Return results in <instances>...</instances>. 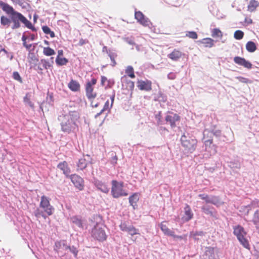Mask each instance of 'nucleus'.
Here are the masks:
<instances>
[{"instance_id":"nucleus-9","label":"nucleus","mask_w":259,"mask_h":259,"mask_svg":"<svg viewBox=\"0 0 259 259\" xmlns=\"http://www.w3.org/2000/svg\"><path fill=\"white\" fill-rule=\"evenodd\" d=\"M0 7H1L4 11H5L7 14L10 15L11 17L13 16L16 15L17 16V17H18L19 18L21 19V20L24 19V16L22 14L17 11H15L12 6H10L7 3L3 2L1 0Z\"/></svg>"},{"instance_id":"nucleus-24","label":"nucleus","mask_w":259,"mask_h":259,"mask_svg":"<svg viewBox=\"0 0 259 259\" xmlns=\"http://www.w3.org/2000/svg\"><path fill=\"white\" fill-rule=\"evenodd\" d=\"M184 210V220L185 221L188 222L193 218V213L192 212L190 206L188 204L186 205Z\"/></svg>"},{"instance_id":"nucleus-28","label":"nucleus","mask_w":259,"mask_h":259,"mask_svg":"<svg viewBox=\"0 0 259 259\" xmlns=\"http://www.w3.org/2000/svg\"><path fill=\"white\" fill-rule=\"evenodd\" d=\"M205 235L204 232L200 231H192L190 232V236L192 237L195 240H199V237H202Z\"/></svg>"},{"instance_id":"nucleus-8","label":"nucleus","mask_w":259,"mask_h":259,"mask_svg":"<svg viewBox=\"0 0 259 259\" xmlns=\"http://www.w3.org/2000/svg\"><path fill=\"white\" fill-rule=\"evenodd\" d=\"M12 20L13 22L14 23V25L12 26V29H16L20 27V24L19 22V21H21L22 23H23L25 26L27 27L29 29H31L33 31L35 30V27L32 25V23L28 21L24 16V19L21 20V19L19 18L17 16H13L11 17Z\"/></svg>"},{"instance_id":"nucleus-59","label":"nucleus","mask_w":259,"mask_h":259,"mask_svg":"<svg viewBox=\"0 0 259 259\" xmlns=\"http://www.w3.org/2000/svg\"><path fill=\"white\" fill-rule=\"evenodd\" d=\"M213 142L212 139H209L204 142L205 146H210L212 144Z\"/></svg>"},{"instance_id":"nucleus-27","label":"nucleus","mask_w":259,"mask_h":259,"mask_svg":"<svg viewBox=\"0 0 259 259\" xmlns=\"http://www.w3.org/2000/svg\"><path fill=\"white\" fill-rule=\"evenodd\" d=\"M139 195L137 193H135L129 197V202L134 209L135 208V206H137V203L139 201Z\"/></svg>"},{"instance_id":"nucleus-53","label":"nucleus","mask_w":259,"mask_h":259,"mask_svg":"<svg viewBox=\"0 0 259 259\" xmlns=\"http://www.w3.org/2000/svg\"><path fill=\"white\" fill-rule=\"evenodd\" d=\"M28 58L29 59L30 58V60H29V61L30 62H35L38 61V59L33 54H31V57L30 56H29V58Z\"/></svg>"},{"instance_id":"nucleus-17","label":"nucleus","mask_w":259,"mask_h":259,"mask_svg":"<svg viewBox=\"0 0 259 259\" xmlns=\"http://www.w3.org/2000/svg\"><path fill=\"white\" fill-rule=\"evenodd\" d=\"M166 223L167 222L166 221H163L159 224V226L161 230L165 235L169 236H170L171 235H174V231L171 230L170 229H169Z\"/></svg>"},{"instance_id":"nucleus-57","label":"nucleus","mask_w":259,"mask_h":259,"mask_svg":"<svg viewBox=\"0 0 259 259\" xmlns=\"http://www.w3.org/2000/svg\"><path fill=\"white\" fill-rule=\"evenodd\" d=\"M244 22L247 24H250L252 23V20L250 18L246 17Z\"/></svg>"},{"instance_id":"nucleus-23","label":"nucleus","mask_w":259,"mask_h":259,"mask_svg":"<svg viewBox=\"0 0 259 259\" xmlns=\"http://www.w3.org/2000/svg\"><path fill=\"white\" fill-rule=\"evenodd\" d=\"M40 64L42 65L44 69H48L53 66L54 64V58L51 57L50 60L45 59H41Z\"/></svg>"},{"instance_id":"nucleus-29","label":"nucleus","mask_w":259,"mask_h":259,"mask_svg":"<svg viewBox=\"0 0 259 259\" xmlns=\"http://www.w3.org/2000/svg\"><path fill=\"white\" fill-rule=\"evenodd\" d=\"M211 36L213 38H219L221 39L223 37V32L219 28H213L211 30Z\"/></svg>"},{"instance_id":"nucleus-60","label":"nucleus","mask_w":259,"mask_h":259,"mask_svg":"<svg viewBox=\"0 0 259 259\" xmlns=\"http://www.w3.org/2000/svg\"><path fill=\"white\" fill-rule=\"evenodd\" d=\"M23 45L28 50H30V48L32 47V45L31 44L28 45V44H26V42H23Z\"/></svg>"},{"instance_id":"nucleus-34","label":"nucleus","mask_w":259,"mask_h":259,"mask_svg":"<svg viewBox=\"0 0 259 259\" xmlns=\"http://www.w3.org/2000/svg\"><path fill=\"white\" fill-rule=\"evenodd\" d=\"M56 63L59 66H62L66 65L68 61L66 58L57 57L56 58Z\"/></svg>"},{"instance_id":"nucleus-62","label":"nucleus","mask_w":259,"mask_h":259,"mask_svg":"<svg viewBox=\"0 0 259 259\" xmlns=\"http://www.w3.org/2000/svg\"><path fill=\"white\" fill-rule=\"evenodd\" d=\"M114 97H115V93H113L110 97L111 100V103L110 107H112V106L113 105L114 100Z\"/></svg>"},{"instance_id":"nucleus-21","label":"nucleus","mask_w":259,"mask_h":259,"mask_svg":"<svg viewBox=\"0 0 259 259\" xmlns=\"http://www.w3.org/2000/svg\"><path fill=\"white\" fill-rule=\"evenodd\" d=\"M68 88L72 92H79L80 89V85L79 83L75 80L71 79L68 83Z\"/></svg>"},{"instance_id":"nucleus-4","label":"nucleus","mask_w":259,"mask_h":259,"mask_svg":"<svg viewBox=\"0 0 259 259\" xmlns=\"http://www.w3.org/2000/svg\"><path fill=\"white\" fill-rule=\"evenodd\" d=\"M181 142L187 153H193L195 150L197 145V140L196 139L188 137L185 134L182 136Z\"/></svg>"},{"instance_id":"nucleus-43","label":"nucleus","mask_w":259,"mask_h":259,"mask_svg":"<svg viewBox=\"0 0 259 259\" xmlns=\"http://www.w3.org/2000/svg\"><path fill=\"white\" fill-rule=\"evenodd\" d=\"M109 108H110L109 102V101H107L105 103L103 108L101 110V111L99 113H97L95 117H97L100 115H101L104 111L109 109Z\"/></svg>"},{"instance_id":"nucleus-22","label":"nucleus","mask_w":259,"mask_h":259,"mask_svg":"<svg viewBox=\"0 0 259 259\" xmlns=\"http://www.w3.org/2000/svg\"><path fill=\"white\" fill-rule=\"evenodd\" d=\"M89 161L84 157L80 158L76 163L77 171L82 170L85 169Z\"/></svg>"},{"instance_id":"nucleus-6","label":"nucleus","mask_w":259,"mask_h":259,"mask_svg":"<svg viewBox=\"0 0 259 259\" xmlns=\"http://www.w3.org/2000/svg\"><path fill=\"white\" fill-rule=\"evenodd\" d=\"M104 228L103 224H97L92 230V237L99 241L106 240L107 235Z\"/></svg>"},{"instance_id":"nucleus-38","label":"nucleus","mask_w":259,"mask_h":259,"mask_svg":"<svg viewBox=\"0 0 259 259\" xmlns=\"http://www.w3.org/2000/svg\"><path fill=\"white\" fill-rule=\"evenodd\" d=\"M24 102L26 103L31 108L34 107V104L30 101V96L29 93H27L23 99Z\"/></svg>"},{"instance_id":"nucleus-44","label":"nucleus","mask_w":259,"mask_h":259,"mask_svg":"<svg viewBox=\"0 0 259 259\" xmlns=\"http://www.w3.org/2000/svg\"><path fill=\"white\" fill-rule=\"evenodd\" d=\"M109 56L112 62V66L113 67L115 66L116 64V62L115 61V58L117 57V55L115 53H110L109 54Z\"/></svg>"},{"instance_id":"nucleus-63","label":"nucleus","mask_w":259,"mask_h":259,"mask_svg":"<svg viewBox=\"0 0 259 259\" xmlns=\"http://www.w3.org/2000/svg\"><path fill=\"white\" fill-rule=\"evenodd\" d=\"M127 42L128 44H129L130 45H135V42L133 40H127Z\"/></svg>"},{"instance_id":"nucleus-46","label":"nucleus","mask_w":259,"mask_h":259,"mask_svg":"<svg viewBox=\"0 0 259 259\" xmlns=\"http://www.w3.org/2000/svg\"><path fill=\"white\" fill-rule=\"evenodd\" d=\"M13 77L15 80H17L19 82H20V83L22 82V79L21 77L20 76L19 73L18 72L14 71L13 72Z\"/></svg>"},{"instance_id":"nucleus-31","label":"nucleus","mask_w":259,"mask_h":259,"mask_svg":"<svg viewBox=\"0 0 259 259\" xmlns=\"http://www.w3.org/2000/svg\"><path fill=\"white\" fill-rule=\"evenodd\" d=\"M252 222L256 228L259 230V210H256L253 214Z\"/></svg>"},{"instance_id":"nucleus-10","label":"nucleus","mask_w":259,"mask_h":259,"mask_svg":"<svg viewBox=\"0 0 259 259\" xmlns=\"http://www.w3.org/2000/svg\"><path fill=\"white\" fill-rule=\"evenodd\" d=\"M72 183L74 186L79 191H82L84 189V181L83 179L76 174H73L69 176Z\"/></svg>"},{"instance_id":"nucleus-7","label":"nucleus","mask_w":259,"mask_h":259,"mask_svg":"<svg viewBox=\"0 0 259 259\" xmlns=\"http://www.w3.org/2000/svg\"><path fill=\"white\" fill-rule=\"evenodd\" d=\"M234 234L236 236L239 242L245 248L248 249L249 248L248 241L245 238L246 233L242 226L238 225L235 227L234 228Z\"/></svg>"},{"instance_id":"nucleus-1","label":"nucleus","mask_w":259,"mask_h":259,"mask_svg":"<svg viewBox=\"0 0 259 259\" xmlns=\"http://www.w3.org/2000/svg\"><path fill=\"white\" fill-rule=\"evenodd\" d=\"M79 113L75 111H70L68 114L59 116L61 130L64 133L70 134L78 130L77 122L79 119Z\"/></svg>"},{"instance_id":"nucleus-56","label":"nucleus","mask_w":259,"mask_h":259,"mask_svg":"<svg viewBox=\"0 0 259 259\" xmlns=\"http://www.w3.org/2000/svg\"><path fill=\"white\" fill-rule=\"evenodd\" d=\"M167 77L170 79H174L176 78V75L175 73H172V72H170L169 73L168 75H167Z\"/></svg>"},{"instance_id":"nucleus-25","label":"nucleus","mask_w":259,"mask_h":259,"mask_svg":"<svg viewBox=\"0 0 259 259\" xmlns=\"http://www.w3.org/2000/svg\"><path fill=\"white\" fill-rule=\"evenodd\" d=\"M95 185L98 188V189L100 190L104 193H108L109 191V188L107 185L105 183H102L100 181H96L95 183Z\"/></svg>"},{"instance_id":"nucleus-15","label":"nucleus","mask_w":259,"mask_h":259,"mask_svg":"<svg viewBox=\"0 0 259 259\" xmlns=\"http://www.w3.org/2000/svg\"><path fill=\"white\" fill-rule=\"evenodd\" d=\"M57 168L61 170L66 177H69L71 172V169L69 167L68 163L66 161H63L59 163L57 165Z\"/></svg>"},{"instance_id":"nucleus-3","label":"nucleus","mask_w":259,"mask_h":259,"mask_svg":"<svg viewBox=\"0 0 259 259\" xmlns=\"http://www.w3.org/2000/svg\"><path fill=\"white\" fill-rule=\"evenodd\" d=\"M97 79L93 78L90 81H88L85 85V91L87 98L91 101V105L93 107L98 106V103H95L93 100L97 97V93L94 91V85L97 83Z\"/></svg>"},{"instance_id":"nucleus-61","label":"nucleus","mask_w":259,"mask_h":259,"mask_svg":"<svg viewBox=\"0 0 259 259\" xmlns=\"http://www.w3.org/2000/svg\"><path fill=\"white\" fill-rule=\"evenodd\" d=\"M63 56V51L61 50L58 51V55L57 57H61Z\"/></svg>"},{"instance_id":"nucleus-12","label":"nucleus","mask_w":259,"mask_h":259,"mask_svg":"<svg viewBox=\"0 0 259 259\" xmlns=\"http://www.w3.org/2000/svg\"><path fill=\"white\" fill-rule=\"evenodd\" d=\"M135 18L137 21L144 26H149L151 24L150 20L145 17L140 11H136L135 13Z\"/></svg>"},{"instance_id":"nucleus-35","label":"nucleus","mask_w":259,"mask_h":259,"mask_svg":"<svg viewBox=\"0 0 259 259\" xmlns=\"http://www.w3.org/2000/svg\"><path fill=\"white\" fill-rule=\"evenodd\" d=\"M201 209L204 213L210 215L212 217H214L217 213L215 210L212 211L209 207L202 206Z\"/></svg>"},{"instance_id":"nucleus-5","label":"nucleus","mask_w":259,"mask_h":259,"mask_svg":"<svg viewBox=\"0 0 259 259\" xmlns=\"http://www.w3.org/2000/svg\"><path fill=\"white\" fill-rule=\"evenodd\" d=\"M111 195L113 197L118 198L122 196H126L128 193L123 189V183L112 180L111 182Z\"/></svg>"},{"instance_id":"nucleus-26","label":"nucleus","mask_w":259,"mask_h":259,"mask_svg":"<svg viewBox=\"0 0 259 259\" xmlns=\"http://www.w3.org/2000/svg\"><path fill=\"white\" fill-rule=\"evenodd\" d=\"M259 6V2L255 0H251L247 6V10L250 12L254 11Z\"/></svg>"},{"instance_id":"nucleus-42","label":"nucleus","mask_w":259,"mask_h":259,"mask_svg":"<svg viewBox=\"0 0 259 259\" xmlns=\"http://www.w3.org/2000/svg\"><path fill=\"white\" fill-rule=\"evenodd\" d=\"M127 233L132 236L135 235L140 234V233H139V230L136 229L133 226H131V228L128 230Z\"/></svg>"},{"instance_id":"nucleus-51","label":"nucleus","mask_w":259,"mask_h":259,"mask_svg":"<svg viewBox=\"0 0 259 259\" xmlns=\"http://www.w3.org/2000/svg\"><path fill=\"white\" fill-rule=\"evenodd\" d=\"M170 236L174 237V238H177L179 239H186V235H184L183 236H179V235H176L175 234V232L174 231V235H171Z\"/></svg>"},{"instance_id":"nucleus-40","label":"nucleus","mask_w":259,"mask_h":259,"mask_svg":"<svg viewBox=\"0 0 259 259\" xmlns=\"http://www.w3.org/2000/svg\"><path fill=\"white\" fill-rule=\"evenodd\" d=\"M1 23L2 25L7 26L8 27L11 23V20L7 17L2 16L1 17Z\"/></svg>"},{"instance_id":"nucleus-2","label":"nucleus","mask_w":259,"mask_h":259,"mask_svg":"<svg viewBox=\"0 0 259 259\" xmlns=\"http://www.w3.org/2000/svg\"><path fill=\"white\" fill-rule=\"evenodd\" d=\"M51 199L45 195H42L40 198V201L39 203V207L42 209V211H40L37 209L34 212V215L36 217H42L44 219L46 218V216L45 213L48 215H51L53 214L54 208L51 204L50 203Z\"/></svg>"},{"instance_id":"nucleus-32","label":"nucleus","mask_w":259,"mask_h":259,"mask_svg":"<svg viewBox=\"0 0 259 259\" xmlns=\"http://www.w3.org/2000/svg\"><path fill=\"white\" fill-rule=\"evenodd\" d=\"M43 54L46 56H51L55 54V51L52 48L48 47L43 48Z\"/></svg>"},{"instance_id":"nucleus-41","label":"nucleus","mask_w":259,"mask_h":259,"mask_svg":"<svg viewBox=\"0 0 259 259\" xmlns=\"http://www.w3.org/2000/svg\"><path fill=\"white\" fill-rule=\"evenodd\" d=\"M244 33L241 30H236L234 34V37L235 39L239 40L243 37Z\"/></svg>"},{"instance_id":"nucleus-16","label":"nucleus","mask_w":259,"mask_h":259,"mask_svg":"<svg viewBox=\"0 0 259 259\" xmlns=\"http://www.w3.org/2000/svg\"><path fill=\"white\" fill-rule=\"evenodd\" d=\"M234 62L239 65L242 66L247 69H251L252 68L251 63L246 60L244 58L236 56L234 58Z\"/></svg>"},{"instance_id":"nucleus-11","label":"nucleus","mask_w":259,"mask_h":259,"mask_svg":"<svg viewBox=\"0 0 259 259\" xmlns=\"http://www.w3.org/2000/svg\"><path fill=\"white\" fill-rule=\"evenodd\" d=\"M54 248L58 253L63 256L66 254V251L69 248V246L67 245L65 241L62 240L55 243Z\"/></svg>"},{"instance_id":"nucleus-14","label":"nucleus","mask_w":259,"mask_h":259,"mask_svg":"<svg viewBox=\"0 0 259 259\" xmlns=\"http://www.w3.org/2000/svg\"><path fill=\"white\" fill-rule=\"evenodd\" d=\"M199 197L205 200L206 203H211L217 205L220 203V199L218 196H211L210 197L207 194H201L199 195Z\"/></svg>"},{"instance_id":"nucleus-55","label":"nucleus","mask_w":259,"mask_h":259,"mask_svg":"<svg viewBox=\"0 0 259 259\" xmlns=\"http://www.w3.org/2000/svg\"><path fill=\"white\" fill-rule=\"evenodd\" d=\"M89 42V41L88 40H85V39H84L83 38H81L79 39V46H82L85 44H87Z\"/></svg>"},{"instance_id":"nucleus-54","label":"nucleus","mask_w":259,"mask_h":259,"mask_svg":"<svg viewBox=\"0 0 259 259\" xmlns=\"http://www.w3.org/2000/svg\"><path fill=\"white\" fill-rule=\"evenodd\" d=\"M75 220L73 221V222L75 223L77 226L79 227H81L82 226V222L81 220L75 218Z\"/></svg>"},{"instance_id":"nucleus-30","label":"nucleus","mask_w":259,"mask_h":259,"mask_svg":"<svg viewBox=\"0 0 259 259\" xmlns=\"http://www.w3.org/2000/svg\"><path fill=\"white\" fill-rule=\"evenodd\" d=\"M246 49L248 52L252 53L256 50V46L254 42L249 41L246 44Z\"/></svg>"},{"instance_id":"nucleus-18","label":"nucleus","mask_w":259,"mask_h":259,"mask_svg":"<svg viewBox=\"0 0 259 259\" xmlns=\"http://www.w3.org/2000/svg\"><path fill=\"white\" fill-rule=\"evenodd\" d=\"M214 40L210 37H206L203 38L198 41V42L203 45V46L205 48H210L214 46Z\"/></svg>"},{"instance_id":"nucleus-45","label":"nucleus","mask_w":259,"mask_h":259,"mask_svg":"<svg viewBox=\"0 0 259 259\" xmlns=\"http://www.w3.org/2000/svg\"><path fill=\"white\" fill-rule=\"evenodd\" d=\"M186 36L192 39H197L198 37V35L195 31H188L187 32Z\"/></svg>"},{"instance_id":"nucleus-58","label":"nucleus","mask_w":259,"mask_h":259,"mask_svg":"<svg viewBox=\"0 0 259 259\" xmlns=\"http://www.w3.org/2000/svg\"><path fill=\"white\" fill-rule=\"evenodd\" d=\"M117 157L116 155L112 157L111 160V163L113 164H116L117 163Z\"/></svg>"},{"instance_id":"nucleus-36","label":"nucleus","mask_w":259,"mask_h":259,"mask_svg":"<svg viewBox=\"0 0 259 259\" xmlns=\"http://www.w3.org/2000/svg\"><path fill=\"white\" fill-rule=\"evenodd\" d=\"M125 73L131 78H134L135 75L134 73V70L132 66H128L125 70Z\"/></svg>"},{"instance_id":"nucleus-52","label":"nucleus","mask_w":259,"mask_h":259,"mask_svg":"<svg viewBox=\"0 0 259 259\" xmlns=\"http://www.w3.org/2000/svg\"><path fill=\"white\" fill-rule=\"evenodd\" d=\"M106 83L105 88H111L113 84H114V82L113 80H108L107 82Z\"/></svg>"},{"instance_id":"nucleus-13","label":"nucleus","mask_w":259,"mask_h":259,"mask_svg":"<svg viewBox=\"0 0 259 259\" xmlns=\"http://www.w3.org/2000/svg\"><path fill=\"white\" fill-rule=\"evenodd\" d=\"M137 87L141 91H150L152 90V82L148 79L139 80L137 81Z\"/></svg>"},{"instance_id":"nucleus-33","label":"nucleus","mask_w":259,"mask_h":259,"mask_svg":"<svg viewBox=\"0 0 259 259\" xmlns=\"http://www.w3.org/2000/svg\"><path fill=\"white\" fill-rule=\"evenodd\" d=\"M205 255L208 256V259H212L214 256V249L211 247H208L206 248L205 251Z\"/></svg>"},{"instance_id":"nucleus-37","label":"nucleus","mask_w":259,"mask_h":259,"mask_svg":"<svg viewBox=\"0 0 259 259\" xmlns=\"http://www.w3.org/2000/svg\"><path fill=\"white\" fill-rule=\"evenodd\" d=\"M42 30L46 34H49L52 38L55 37V33L51 31V29L48 26H43L42 27Z\"/></svg>"},{"instance_id":"nucleus-39","label":"nucleus","mask_w":259,"mask_h":259,"mask_svg":"<svg viewBox=\"0 0 259 259\" xmlns=\"http://www.w3.org/2000/svg\"><path fill=\"white\" fill-rule=\"evenodd\" d=\"M135 87L134 82L130 80H126L125 82V88L128 91H131V94Z\"/></svg>"},{"instance_id":"nucleus-49","label":"nucleus","mask_w":259,"mask_h":259,"mask_svg":"<svg viewBox=\"0 0 259 259\" xmlns=\"http://www.w3.org/2000/svg\"><path fill=\"white\" fill-rule=\"evenodd\" d=\"M68 250H69L75 256H76L77 254H78V250L77 249V248L74 246H69V248H68Z\"/></svg>"},{"instance_id":"nucleus-50","label":"nucleus","mask_w":259,"mask_h":259,"mask_svg":"<svg viewBox=\"0 0 259 259\" xmlns=\"http://www.w3.org/2000/svg\"><path fill=\"white\" fill-rule=\"evenodd\" d=\"M108 80V79L107 78V77L106 76H102L101 79V85L105 87L106 83L107 82Z\"/></svg>"},{"instance_id":"nucleus-64","label":"nucleus","mask_w":259,"mask_h":259,"mask_svg":"<svg viewBox=\"0 0 259 259\" xmlns=\"http://www.w3.org/2000/svg\"><path fill=\"white\" fill-rule=\"evenodd\" d=\"M26 39H27V37L26 36H25V35H23L22 36V40L23 41V42H26Z\"/></svg>"},{"instance_id":"nucleus-19","label":"nucleus","mask_w":259,"mask_h":259,"mask_svg":"<svg viewBox=\"0 0 259 259\" xmlns=\"http://www.w3.org/2000/svg\"><path fill=\"white\" fill-rule=\"evenodd\" d=\"M180 120V117L177 114L173 115H168L165 117L166 122H169L172 127L176 126V122Z\"/></svg>"},{"instance_id":"nucleus-20","label":"nucleus","mask_w":259,"mask_h":259,"mask_svg":"<svg viewBox=\"0 0 259 259\" xmlns=\"http://www.w3.org/2000/svg\"><path fill=\"white\" fill-rule=\"evenodd\" d=\"M181 51L177 49H174L171 53L168 55V57L172 61H178L183 56Z\"/></svg>"},{"instance_id":"nucleus-48","label":"nucleus","mask_w":259,"mask_h":259,"mask_svg":"<svg viewBox=\"0 0 259 259\" xmlns=\"http://www.w3.org/2000/svg\"><path fill=\"white\" fill-rule=\"evenodd\" d=\"M120 228L122 231L128 232V230L131 228V226H127L125 223H122L120 225Z\"/></svg>"},{"instance_id":"nucleus-47","label":"nucleus","mask_w":259,"mask_h":259,"mask_svg":"<svg viewBox=\"0 0 259 259\" xmlns=\"http://www.w3.org/2000/svg\"><path fill=\"white\" fill-rule=\"evenodd\" d=\"M236 78L241 82L244 83H251V81L249 80L248 78L242 76H238Z\"/></svg>"}]
</instances>
